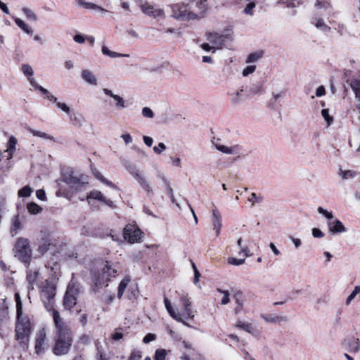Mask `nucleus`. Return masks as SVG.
Returning <instances> with one entry per match:
<instances>
[{
    "instance_id": "79ce46f5",
    "label": "nucleus",
    "mask_w": 360,
    "mask_h": 360,
    "mask_svg": "<svg viewBox=\"0 0 360 360\" xmlns=\"http://www.w3.org/2000/svg\"><path fill=\"white\" fill-rule=\"evenodd\" d=\"M349 350L352 352H358L360 349L359 339L350 340L349 343Z\"/></svg>"
},
{
    "instance_id": "39448f33",
    "label": "nucleus",
    "mask_w": 360,
    "mask_h": 360,
    "mask_svg": "<svg viewBox=\"0 0 360 360\" xmlns=\"http://www.w3.org/2000/svg\"><path fill=\"white\" fill-rule=\"evenodd\" d=\"M56 295V288L49 281H46L41 291V299L47 310L53 309L54 298Z\"/></svg>"
},
{
    "instance_id": "13d9d810",
    "label": "nucleus",
    "mask_w": 360,
    "mask_h": 360,
    "mask_svg": "<svg viewBox=\"0 0 360 360\" xmlns=\"http://www.w3.org/2000/svg\"><path fill=\"white\" fill-rule=\"evenodd\" d=\"M142 115L144 117L146 118H153L154 117V113L153 110L148 107L143 108Z\"/></svg>"
},
{
    "instance_id": "09e8293b",
    "label": "nucleus",
    "mask_w": 360,
    "mask_h": 360,
    "mask_svg": "<svg viewBox=\"0 0 360 360\" xmlns=\"http://www.w3.org/2000/svg\"><path fill=\"white\" fill-rule=\"evenodd\" d=\"M317 211L320 214H322L326 219L331 221L333 219V214L332 212L328 211L327 210L323 208L322 207H319Z\"/></svg>"
},
{
    "instance_id": "7ed1b4c3",
    "label": "nucleus",
    "mask_w": 360,
    "mask_h": 360,
    "mask_svg": "<svg viewBox=\"0 0 360 360\" xmlns=\"http://www.w3.org/2000/svg\"><path fill=\"white\" fill-rule=\"evenodd\" d=\"M72 338L70 331L58 333L52 352L56 356L68 354L72 346Z\"/></svg>"
},
{
    "instance_id": "bf43d9fd",
    "label": "nucleus",
    "mask_w": 360,
    "mask_h": 360,
    "mask_svg": "<svg viewBox=\"0 0 360 360\" xmlns=\"http://www.w3.org/2000/svg\"><path fill=\"white\" fill-rule=\"evenodd\" d=\"M256 69V66L255 65H250L245 68L243 70V75L244 77H247L249 75L253 73Z\"/></svg>"
},
{
    "instance_id": "a211bd4d",
    "label": "nucleus",
    "mask_w": 360,
    "mask_h": 360,
    "mask_svg": "<svg viewBox=\"0 0 360 360\" xmlns=\"http://www.w3.org/2000/svg\"><path fill=\"white\" fill-rule=\"evenodd\" d=\"M327 224L329 231L333 234L342 233L346 231L344 224L338 219L328 221Z\"/></svg>"
},
{
    "instance_id": "3c124183",
    "label": "nucleus",
    "mask_w": 360,
    "mask_h": 360,
    "mask_svg": "<svg viewBox=\"0 0 360 360\" xmlns=\"http://www.w3.org/2000/svg\"><path fill=\"white\" fill-rule=\"evenodd\" d=\"M321 115L325 120V121L327 123V126H329L331 124V123L333 121V118L332 116L330 115L328 110V109H323L321 110Z\"/></svg>"
},
{
    "instance_id": "2eb2a0df",
    "label": "nucleus",
    "mask_w": 360,
    "mask_h": 360,
    "mask_svg": "<svg viewBox=\"0 0 360 360\" xmlns=\"http://www.w3.org/2000/svg\"><path fill=\"white\" fill-rule=\"evenodd\" d=\"M49 311H51L52 316L53 319V322L57 330L58 333L63 332L70 331L65 325V323L63 319L60 317L59 312L56 310L54 308L53 309H49Z\"/></svg>"
},
{
    "instance_id": "cd10ccee",
    "label": "nucleus",
    "mask_w": 360,
    "mask_h": 360,
    "mask_svg": "<svg viewBox=\"0 0 360 360\" xmlns=\"http://www.w3.org/2000/svg\"><path fill=\"white\" fill-rule=\"evenodd\" d=\"M69 119L72 124L77 128H81L85 123L84 117L82 115H77L76 113L70 114Z\"/></svg>"
},
{
    "instance_id": "c756f323",
    "label": "nucleus",
    "mask_w": 360,
    "mask_h": 360,
    "mask_svg": "<svg viewBox=\"0 0 360 360\" xmlns=\"http://www.w3.org/2000/svg\"><path fill=\"white\" fill-rule=\"evenodd\" d=\"M21 222L20 217L18 215L14 216L11 219V232L12 235H15L21 229Z\"/></svg>"
},
{
    "instance_id": "423d86ee",
    "label": "nucleus",
    "mask_w": 360,
    "mask_h": 360,
    "mask_svg": "<svg viewBox=\"0 0 360 360\" xmlns=\"http://www.w3.org/2000/svg\"><path fill=\"white\" fill-rule=\"evenodd\" d=\"M172 11V17L180 20H190L198 18V15L193 12L188 11L184 4H175L171 5Z\"/></svg>"
},
{
    "instance_id": "412c9836",
    "label": "nucleus",
    "mask_w": 360,
    "mask_h": 360,
    "mask_svg": "<svg viewBox=\"0 0 360 360\" xmlns=\"http://www.w3.org/2000/svg\"><path fill=\"white\" fill-rule=\"evenodd\" d=\"M86 199L89 200V202H90V200L94 199V200H98L101 202H103V203H105V205H107L110 207H112V205H113V202L110 200L106 199L103 196L102 193L99 191L95 190V191H91L86 196Z\"/></svg>"
},
{
    "instance_id": "dca6fc26",
    "label": "nucleus",
    "mask_w": 360,
    "mask_h": 360,
    "mask_svg": "<svg viewBox=\"0 0 360 360\" xmlns=\"http://www.w3.org/2000/svg\"><path fill=\"white\" fill-rule=\"evenodd\" d=\"M81 77L87 84L96 86L98 84L96 75L90 70L84 69L81 71Z\"/></svg>"
},
{
    "instance_id": "e433bc0d",
    "label": "nucleus",
    "mask_w": 360,
    "mask_h": 360,
    "mask_svg": "<svg viewBox=\"0 0 360 360\" xmlns=\"http://www.w3.org/2000/svg\"><path fill=\"white\" fill-rule=\"evenodd\" d=\"M339 175L343 180H347L354 178L356 176V173L353 170L340 169L339 172Z\"/></svg>"
},
{
    "instance_id": "4468645a",
    "label": "nucleus",
    "mask_w": 360,
    "mask_h": 360,
    "mask_svg": "<svg viewBox=\"0 0 360 360\" xmlns=\"http://www.w3.org/2000/svg\"><path fill=\"white\" fill-rule=\"evenodd\" d=\"M212 223L213 226L212 229L215 231L216 235L217 236H219L222 222L221 213L217 207L212 210Z\"/></svg>"
},
{
    "instance_id": "bb28decb",
    "label": "nucleus",
    "mask_w": 360,
    "mask_h": 360,
    "mask_svg": "<svg viewBox=\"0 0 360 360\" xmlns=\"http://www.w3.org/2000/svg\"><path fill=\"white\" fill-rule=\"evenodd\" d=\"M215 148L220 152L224 154H236L238 152L239 148L238 146L229 147L220 143H214Z\"/></svg>"
},
{
    "instance_id": "f03ea898",
    "label": "nucleus",
    "mask_w": 360,
    "mask_h": 360,
    "mask_svg": "<svg viewBox=\"0 0 360 360\" xmlns=\"http://www.w3.org/2000/svg\"><path fill=\"white\" fill-rule=\"evenodd\" d=\"M13 252L15 258L29 265L32 257V249L30 240L22 237L17 238Z\"/></svg>"
},
{
    "instance_id": "338daca9",
    "label": "nucleus",
    "mask_w": 360,
    "mask_h": 360,
    "mask_svg": "<svg viewBox=\"0 0 360 360\" xmlns=\"http://www.w3.org/2000/svg\"><path fill=\"white\" fill-rule=\"evenodd\" d=\"M156 339V335L153 333H148L143 339L145 344H148Z\"/></svg>"
},
{
    "instance_id": "4be33fe9",
    "label": "nucleus",
    "mask_w": 360,
    "mask_h": 360,
    "mask_svg": "<svg viewBox=\"0 0 360 360\" xmlns=\"http://www.w3.org/2000/svg\"><path fill=\"white\" fill-rule=\"evenodd\" d=\"M18 140L14 136H11L6 145L5 153H8V160L12 159L16 149Z\"/></svg>"
},
{
    "instance_id": "393cba45",
    "label": "nucleus",
    "mask_w": 360,
    "mask_h": 360,
    "mask_svg": "<svg viewBox=\"0 0 360 360\" xmlns=\"http://www.w3.org/2000/svg\"><path fill=\"white\" fill-rule=\"evenodd\" d=\"M55 245L51 243L47 238H42V240L39 244L37 251L41 255H44L48 251L55 249Z\"/></svg>"
},
{
    "instance_id": "b1692460",
    "label": "nucleus",
    "mask_w": 360,
    "mask_h": 360,
    "mask_svg": "<svg viewBox=\"0 0 360 360\" xmlns=\"http://www.w3.org/2000/svg\"><path fill=\"white\" fill-rule=\"evenodd\" d=\"M236 327L242 329L252 335H256L257 333L255 326L250 323L238 321L236 323Z\"/></svg>"
},
{
    "instance_id": "603ef678",
    "label": "nucleus",
    "mask_w": 360,
    "mask_h": 360,
    "mask_svg": "<svg viewBox=\"0 0 360 360\" xmlns=\"http://www.w3.org/2000/svg\"><path fill=\"white\" fill-rule=\"evenodd\" d=\"M245 259H236L235 257H229L227 262L229 264L234 266H240L245 263Z\"/></svg>"
},
{
    "instance_id": "37998d69",
    "label": "nucleus",
    "mask_w": 360,
    "mask_h": 360,
    "mask_svg": "<svg viewBox=\"0 0 360 360\" xmlns=\"http://www.w3.org/2000/svg\"><path fill=\"white\" fill-rule=\"evenodd\" d=\"M32 192V189L30 186H25L18 191V196L20 198L29 197Z\"/></svg>"
},
{
    "instance_id": "c85d7f7f",
    "label": "nucleus",
    "mask_w": 360,
    "mask_h": 360,
    "mask_svg": "<svg viewBox=\"0 0 360 360\" xmlns=\"http://www.w3.org/2000/svg\"><path fill=\"white\" fill-rule=\"evenodd\" d=\"M233 298L235 300L236 307L235 309V311L238 313L241 310L244 304V298L243 295V292L240 290H237L233 294Z\"/></svg>"
},
{
    "instance_id": "f8f14e48",
    "label": "nucleus",
    "mask_w": 360,
    "mask_h": 360,
    "mask_svg": "<svg viewBox=\"0 0 360 360\" xmlns=\"http://www.w3.org/2000/svg\"><path fill=\"white\" fill-rule=\"evenodd\" d=\"M180 301L184 308L182 314L184 319H193L195 317V313L191 308V298L189 297L188 295H182L180 297Z\"/></svg>"
},
{
    "instance_id": "6ab92c4d",
    "label": "nucleus",
    "mask_w": 360,
    "mask_h": 360,
    "mask_svg": "<svg viewBox=\"0 0 360 360\" xmlns=\"http://www.w3.org/2000/svg\"><path fill=\"white\" fill-rule=\"evenodd\" d=\"M66 182L75 190L79 189L87 184L86 177L81 176L80 177L70 175L66 180Z\"/></svg>"
},
{
    "instance_id": "58836bf2",
    "label": "nucleus",
    "mask_w": 360,
    "mask_h": 360,
    "mask_svg": "<svg viewBox=\"0 0 360 360\" xmlns=\"http://www.w3.org/2000/svg\"><path fill=\"white\" fill-rule=\"evenodd\" d=\"M22 11L28 20L33 22L37 20V15L32 9L25 7L22 9Z\"/></svg>"
},
{
    "instance_id": "de8ad7c7",
    "label": "nucleus",
    "mask_w": 360,
    "mask_h": 360,
    "mask_svg": "<svg viewBox=\"0 0 360 360\" xmlns=\"http://www.w3.org/2000/svg\"><path fill=\"white\" fill-rule=\"evenodd\" d=\"M317 211L320 214H322L326 219L331 221L333 219V214L332 212L328 211L327 210L323 208L322 207H319Z\"/></svg>"
},
{
    "instance_id": "473e14b6",
    "label": "nucleus",
    "mask_w": 360,
    "mask_h": 360,
    "mask_svg": "<svg viewBox=\"0 0 360 360\" xmlns=\"http://www.w3.org/2000/svg\"><path fill=\"white\" fill-rule=\"evenodd\" d=\"M14 21L15 24L20 28L22 30H23L26 34H32V30L29 27V25L22 20L18 18H14Z\"/></svg>"
},
{
    "instance_id": "9d476101",
    "label": "nucleus",
    "mask_w": 360,
    "mask_h": 360,
    "mask_svg": "<svg viewBox=\"0 0 360 360\" xmlns=\"http://www.w3.org/2000/svg\"><path fill=\"white\" fill-rule=\"evenodd\" d=\"M48 348L46 333L44 328L38 330L36 335L34 349L37 354H44Z\"/></svg>"
},
{
    "instance_id": "49530a36",
    "label": "nucleus",
    "mask_w": 360,
    "mask_h": 360,
    "mask_svg": "<svg viewBox=\"0 0 360 360\" xmlns=\"http://www.w3.org/2000/svg\"><path fill=\"white\" fill-rule=\"evenodd\" d=\"M38 275H39V273L37 271H34L33 273H30L27 276V279L28 282L30 283L32 288H34V285L37 283Z\"/></svg>"
},
{
    "instance_id": "f3484780",
    "label": "nucleus",
    "mask_w": 360,
    "mask_h": 360,
    "mask_svg": "<svg viewBox=\"0 0 360 360\" xmlns=\"http://www.w3.org/2000/svg\"><path fill=\"white\" fill-rule=\"evenodd\" d=\"M75 1L78 6L86 9L95 11L96 12L101 13V15H104L108 12L106 9L94 3L87 2L85 0H75Z\"/></svg>"
},
{
    "instance_id": "f704fd0d",
    "label": "nucleus",
    "mask_w": 360,
    "mask_h": 360,
    "mask_svg": "<svg viewBox=\"0 0 360 360\" xmlns=\"http://www.w3.org/2000/svg\"><path fill=\"white\" fill-rule=\"evenodd\" d=\"M27 130L30 133H32L33 136H39V137H41V138H43L45 139H48V140H51V141H54V138L52 136H51L45 132L34 130L30 127H27Z\"/></svg>"
},
{
    "instance_id": "4d7b16f0",
    "label": "nucleus",
    "mask_w": 360,
    "mask_h": 360,
    "mask_svg": "<svg viewBox=\"0 0 360 360\" xmlns=\"http://www.w3.org/2000/svg\"><path fill=\"white\" fill-rule=\"evenodd\" d=\"M255 7V2L248 4L244 9V13L247 15H253V9Z\"/></svg>"
},
{
    "instance_id": "20e7f679",
    "label": "nucleus",
    "mask_w": 360,
    "mask_h": 360,
    "mask_svg": "<svg viewBox=\"0 0 360 360\" xmlns=\"http://www.w3.org/2000/svg\"><path fill=\"white\" fill-rule=\"evenodd\" d=\"M126 169L136 180L141 187L147 193L148 195L153 194V187L148 179L146 178L143 172L137 167L131 163L124 164Z\"/></svg>"
},
{
    "instance_id": "5701e85b",
    "label": "nucleus",
    "mask_w": 360,
    "mask_h": 360,
    "mask_svg": "<svg viewBox=\"0 0 360 360\" xmlns=\"http://www.w3.org/2000/svg\"><path fill=\"white\" fill-rule=\"evenodd\" d=\"M103 92L105 95L109 96L110 97L112 98L115 100V106L117 108H126L125 101L123 99V98H122L119 95L114 94L113 92L111 90H110L108 89H106V88L103 89Z\"/></svg>"
},
{
    "instance_id": "e2e57ef3",
    "label": "nucleus",
    "mask_w": 360,
    "mask_h": 360,
    "mask_svg": "<svg viewBox=\"0 0 360 360\" xmlns=\"http://www.w3.org/2000/svg\"><path fill=\"white\" fill-rule=\"evenodd\" d=\"M166 149V146L164 143H160L158 146H154L153 150L156 154H161Z\"/></svg>"
},
{
    "instance_id": "864d4df0",
    "label": "nucleus",
    "mask_w": 360,
    "mask_h": 360,
    "mask_svg": "<svg viewBox=\"0 0 360 360\" xmlns=\"http://www.w3.org/2000/svg\"><path fill=\"white\" fill-rule=\"evenodd\" d=\"M248 200L252 203V205H254L256 202H260L262 200V197L257 196L256 193H252Z\"/></svg>"
},
{
    "instance_id": "0e129e2a",
    "label": "nucleus",
    "mask_w": 360,
    "mask_h": 360,
    "mask_svg": "<svg viewBox=\"0 0 360 360\" xmlns=\"http://www.w3.org/2000/svg\"><path fill=\"white\" fill-rule=\"evenodd\" d=\"M56 106L60 108L61 110H63V112H66V113H70V107L66 105L65 103H61V102H56Z\"/></svg>"
},
{
    "instance_id": "ddd939ff",
    "label": "nucleus",
    "mask_w": 360,
    "mask_h": 360,
    "mask_svg": "<svg viewBox=\"0 0 360 360\" xmlns=\"http://www.w3.org/2000/svg\"><path fill=\"white\" fill-rule=\"evenodd\" d=\"M142 12L148 16L153 18H164V11L159 8L148 4H144L141 6Z\"/></svg>"
},
{
    "instance_id": "c03bdc74",
    "label": "nucleus",
    "mask_w": 360,
    "mask_h": 360,
    "mask_svg": "<svg viewBox=\"0 0 360 360\" xmlns=\"http://www.w3.org/2000/svg\"><path fill=\"white\" fill-rule=\"evenodd\" d=\"M21 71L24 74L25 76H26L27 78L33 76L34 71L32 68L28 65V64H24L21 67Z\"/></svg>"
},
{
    "instance_id": "c9c22d12",
    "label": "nucleus",
    "mask_w": 360,
    "mask_h": 360,
    "mask_svg": "<svg viewBox=\"0 0 360 360\" xmlns=\"http://www.w3.org/2000/svg\"><path fill=\"white\" fill-rule=\"evenodd\" d=\"M8 315V305L5 298H0V320H3Z\"/></svg>"
},
{
    "instance_id": "0eeeda50",
    "label": "nucleus",
    "mask_w": 360,
    "mask_h": 360,
    "mask_svg": "<svg viewBox=\"0 0 360 360\" xmlns=\"http://www.w3.org/2000/svg\"><path fill=\"white\" fill-rule=\"evenodd\" d=\"M116 274V268L108 262H105V264H102L101 271L98 272V276L96 278V283L100 285H107V282L110 278L115 277Z\"/></svg>"
},
{
    "instance_id": "774afa93",
    "label": "nucleus",
    "mask_w": 360,
    "mask_h": 360,
    "mask_svg": "<svg viewBox=\"0 0 360 360\" xmlns=\"http://www.w3.org/2000/svg\"><path fill=\"white\" fill-rule=\"evenodd\" d=\"M74 40L75 42L78 44H83L84 43L85 40L86 39V36L82 35L80 34H75L74 36Z\"/></svg>"
},
{
    "instance_id": "6e6d98bb",
    "label": "nucleus",
    "mask_w": 360,
    "mask_h": 360,
    "mask_svg": "<svg viewBox=\"0 0 360 360\" xmlns=\"http://www.w3.org/2000/svg\"><path fill=\"white\" fill-rule=\"evenodd\" d=\"M243 91V89H240V91H236L234 94H233L232 96V101L234 103H239L243 101V95L242 92Z\"/></svg>"
},
{
    "instance_id": "1a4fd4ad",
    "label": "nucleus",
    "mask_w": 360,
    "mask_h": 360,
    "mask_svg": "<svg viewBox=\"0 0 360 360\" xmlns=\"http://www.w3.org/2000/svg\"><path fill=\"white\" fill-rule=\"evenodd\" d=\"M207 39L209 42L213 45L216 49H221L224 43L228 40H232V34L229 32V30L225 31L224 34H220L218 33L210 34Z\"/></svg>"
},
{
    "instance_id": "2f4dec72",
    "label": "nucleus",
    "mask_w": 360,
    "mask_h": 360,
    "mask_svg": "<svg viewBox=\"0 0 360 360\" xmlns=\"http://www.w3.org/2000/svg\"><path fill=\"white\" fill-rule=\"evenodd\" d=\"M92 172H93L94 176L96 179H98L99 181L105 184L107 186H108L112 188L118 189L117 186L115 184H114L112 182L107 180L105 178H104L99 171H98L96 169H94V170H92Z\"/></svg>"
},
{
    "instance_id": "9b49d317",
    "label": "nucleus",
    "mask_w": 360,
    "mask_h": 360,
    "mask_svg": "<svg viewBox=\"0 0 360 360\" xmlns=\"http://www.w3.org/2000/svg\"><path fill=\"white\" fill-rule=\"evenodd\" d=\"M77 290L68 285L63 299V306L66 309H70L77 304Z\"/></svg>"
},
{
    "instance_id": "a878e982",
    "label": "nucleus",
    "mask_w": 360,
    "mask_h": 360,
    "mask_svg": "<svg viewBox=\"0 0 360 360\" xmlns=\"http://www.w3.org/2000/svg\"><path fill=\"white\" fill-rule=\"evenodd\" d=\"M261 317L269 323H278L287 321V317L278 315L262 314Z\"/></svg>"
},
{
    "instance_id": "5fc2aeb1",
    "label": "nucleus",
    "mask_w": 360,
    "mask_h": 360,
    "mask_svg": "<svg viewBox=\"0 0 360 360\" xmlns=\"http://www.w3.org/2000/svg\"><path fill=\"white\" fill-rule=\"evenodd\" d=\"M218 292L223 294V297H222L221 302V304H224V305L227 304L230 302L229 292L226 290H220V289L218 290Z\"/></svg>"
},
{
    "instance_id": "aec40b11",
    "label": "nucleus",
    "mask_w": 360,
    "mask_h": 360,
    "mask_svg": "<svg viewBox=\"0 0 360 360\" xmlns=\"http://www.w3.org/2000/svg\"><path fill=\"white\" fill-rule=\"evenodd\" d=\"M164 303L167 312L174 320H176L178 322L182 323L184 325L186 326H189V325L186 323L185 320L184 319L182 314L176 313L173 309L169 300L167 297L164 298Z\"/></svg>"
},
{
    "instance_id": "8fccbe9b",
    "label": "nucleus",
    "mask_w": 360,
    "mask_h": 360,
    "mask_svg": "<svg viewBox=\"0 0 360 360\" xmlns=\"http://www.w3.org/2000/svg\"><path fill=\"white\" fill-rule=\"evenodd\" d=\"M317 211L320 214H322L326 219L331 221L333 219V214L332 212L328 211L327 210L323 208L322 207H319Z\"/></svg>"
},
{
    "instance_id": "052dcab7",
    "label": "nucleus",
    "mask_w": 360,
    "mask_h": 360,
    "mask_svg": "<svg viewBox=\"0 0 360 360\" xmlns=\"http://www.w3.org/2000/svg\"><path fill=\"white\" fill-rule=\"evenodd\" d=\"M237 243H238L239 248L240 249V252H239V254L240 255L241 253H243V254H244V256L245 257H248V249L247 247L242 245V239L240 238L238 240Z\"/></svg>"
},
{
    "instance_id": "680f3d73",
    "label": "nucleus",
    "mask_w": 360,
    "mask_h": 360,
    "mask_svg": "<svg viewBox=\"0 0 360 360\" xmlns=\"http://www.w3.org/2000/svg\"><path fill=\"white\" fill-rule=\"evenodd\" d=\"M141 357H142V354L140 351L134 350L131 353L128 360H140L141 359Z\"/></svg>"
},
{
    "instance_id": "72a5a7b5",
    "label": "nucleus",
    "mask_w": 360,
    "mask_h": 360,
    "mask_svg": "<svg viewBox=\"0 0 360 360\" xmlns=\"http://www.w3.org/2000/svg\"><path fill=\"white\" fill-rule=\"evenodd\" d=\"M130 282V279L128 277H125L121 281L117 288V297L121 298L124 294V292Z\"/></svg>"
},
{
    "instance_id": "a18cd8bd",
    "label": "nucleus",
    "mask_w": 360,
    "mask_h": 360,
    "mask_svg": "<svg viewBox=\"0 0 360 360\" xmlns=\"http://www.w3.org/2000/svg\"><path fill=\"white\" fill-rule=\"evenodd\" d=\"M314 23L315 26L321 30L328 31L330 30V27L324 22L323 20L322 19H316Z\"/></svg>"
},
{
    "instance_id": "ea45409f",
    "label": "nucleus",
    "mask_w": 360,
    "mask_h": 360,
    "mask_svg": "<svg viewBox=\"0 0 360 360\" xmlns=\"http://www.w3.org/2000/svg\"><path fill=\"white\" fill-rule=\"evenodd\" d=\"M28 212L32 214H37L42 211V208L35 202H30L27 205Z\"/></svg>"
},
{
    "instance_id": "69168bd1",
    "label": "nucleus",
    "mask_w": 360,
    "mask_h": 360,
    "mask_svg": "<svg viewBox=\"0 0 360 360\" xmlns=\"http://www.w3.org/2000/svg\"><path fill=\"white\" fill-rule=\"evenodd\" d=\"M121 138L126 145L130 144L133 142V138L129 133L122 134Z\"/></svg>"
},
{
    "instance_id": "f257e3e1",
    "label": "nucleus",
    "mask_w": 360,
    "mask_h": 360,
    "mask_svg": "<svg viewBox=\"0 0 360 360\" xmlns=\"http://www.w3.org/2000/svg\"><path fill=\"white\" fill-rule=\"evenodd\" d=\"M16 312L18 321L15 327L16 338L21 342L26 344L30 333V320L27 316L22 315V302L20 295L15 292Z\"/></svg>"
},
{
    "instance_id": "a19ab883",
    "label": "nucleus",
    "mask_w": 360,
    "mask_h": 360,
    "mask_svg": "<svg viewBox=\"0 0 360 360\" xmlns=\"http://www.w3.org/2000/svg\"><path fill=\"white\" fill-rule=\"evenodd\" d=\"M169 351L164 349H158L155 351L154 355V360H165L166 356Z\"/></svg>"
},
{
    "instance_id": "6e6552de",
    "label": "nucleus",
    "mask_w": 360,
    "mask_h": 360,
    "mask_svg": "<svg viewBox=\"0 0 360 360\" xmlns=\"http://www.w3.org/2000/svg\"><path fill=\"white\" fill-rule=\"evenodd\" d=\"M143 233L136 224H128L124 229L123 237L129 243L141 241Z\"/></svg>"
},
{
    "instance_id": "4c0bfd02",
    "label": "nucleus",
    "mask_w": 360,
    "mask_h": 360,
    "mask_svg": "<svg viewBox=\"0 0 360 360\" xmlns=\"http://www.w3.org/2000/svg\"><path fill=\"white\" fill-rule=\"evenodd\" d=\"M27 80L29 81L31 86L36 90H38L41 94H48V90L42 87L41 86L39 85L36 81V79L32 77V76L27 78Z\"/></svg>"
},
{
    "instance_id": "7c9ffc66",
    "label": "nucleus",
    "mask_w": 360,
    "mask_h": 360,
    "mask_svg": "<svg viewBox=\"0 0 360 360\" xmlns=\"http://www.w3.org/2000/svg\"><path fill=\"white\" fill-rule=\"evenodd\" d=\"M101 51L103 55L107 56L110 58H129L130 56L129 54L120 53L115 51H112L106 46L104 45L102 46Z\"/></svg>"
}]
</instances>
